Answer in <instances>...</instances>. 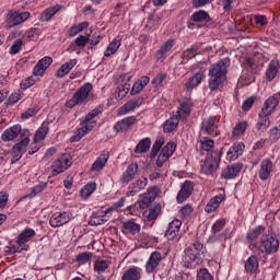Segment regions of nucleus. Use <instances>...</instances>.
Instances as JSON below:
<instances>
[{"label": "nucleus", "mask_w": 280, "mask_h": 280, "mask_svg": "<svg viewBox=\"0 0 280 280\" xmlns=\"http://www.w3.org/2000/svg\"><path fill=\"white\" fill-rule=\"evenodd\" d=\"M16 137H20L21 141L14 144L13 151L25 152L27 145H30V137H32V132L28 129L22 128L21 125H14L7 128L1 135L2 141H14Z\"/></svg>", "instance_id": "obj_1"}, {"label": "nucleus", "mask_w": 280, "mask_h": 280, "mask_svg": "<svg viewBox=\"0 0 280 280\" xmlns=\"http://www.w3.org/2000/svg\"><path fill=\"white\" fill-rule=\"evenodd\" d=\"M231 66V59L229 57L220 59L217 63H213L209 69V89L210 91H218L224 80H226V69Z\"/></svg>", "instance_id": "obj_2"}, {"label": "nucleus", "mask_w": 280, "mask_h": 280, "mask_svg": "<svg viewBox=\"0 0 280 280\" xmlns=\"http://www.w3.org/2000/svg\"><path fill=\"white\" fill-rule=\"evenodd\" d=\"M280 93H276L269 96L262 104L260 112L258 113V122L256 124V130H268L270 128L269 115H272L279 106Z\"/></svg>", "instance_id": "obj_3"}, {"label": "nucleus", "mask_w": 280, "mask_h": 280, "mask_svg": "<svg viewBox=\"0 0 280 280\" xmlns=\"http://www.w3.org/2000/svg\"><path fill=\"white\" fill-rule=\"evenodd\" d=\"M205 255V245L196 241L192 245L184 250L183 264L185 268L194 270L197 266L202 264V256Z\"/></svg>", "instance_id": "obj_4"}, {"label": "nucleus", "mask_w": 280, "mask_h": 280, "mask_svg": "<svg viewBox=\"0 0 280 280\" xmlns=\"http://www.w3.org/2000/svg\"><path fill=\"white\" fill-rule=\"evenodd\" d=\"M280 242L275 234H265L260 237L258 242V248L256 249V255L259 259H264V261L268 260V255H276L279 253Z\"/></svg>", "instance_id": "obj_5"}, {"label": "nucleus", "mask_w": 280, "mask_h": 280, "mask_svg": "<svg viewBox=\"0 0 280 280\" xmlns=\"http://www.w3.org/2000/svg\"><path fill=\"white\" fill-rule=\"evenodd\" d=\"M102 110L100 108H94L90 113L86 114L84 119L81 120L80 122V128L77 129L74 135L71 136L70 142L71 143H78L83 137H86L95 126H97V121L93 120L97 115H100Z\"/></svg>", "instance_id": "obj_6"}, {"label": "nucleus", "mask_w": 280, "mask_h": 280, "mask_svg": "<svg viewBox=\"0 0 280 280\" xmlns=\"http://www.w3.org/2000/svg\"><path fill=\"white\" fill-rule=\"evenodd\" d=\"M222 150L218 151H211L202 162L200 170L202 174H206V176H213L215 172H218V167H220V161L222 159Z\"/></svg>", "instance_id": "obj_7"}, {"label": "nucleus", "mask_w": 280, "mask_h": 280, "mask_svg": "<svg viewBox=\"0 0 280 280\" xmlns=\"http://www.w3.org/2000/svg\"><path fill=\"white\" fill-rule=\"evenodd\" d=\"M264 54L256 52L253 57H247L243 61V67L252 73V75H259L264 69Z\"/></svg>", "instance_id": "obj_8"}, {"label": "nucleus", "mask_w": 280, "mask_h": 280, "mask_svg": "<svg viewBox=\"0 0 280 280\" xmlns=\"http://www.w3.org/2000/svg\"><path fill=\"white\" fill-rule=\"evenodd\" d=\"M91 91H93V84L85 83L82 85L79 90H77L71 100L67 101V108H73L74 106H78V104H84V102H86L89 98Z\"/></svg>", "instance_id": "obj_9"}, {"label": "nucleus", "mask_w": 280, "mask_h": 280, "mask_svg": "<svg viewBox=\"0 0 280 280\" xmlns=\"http://www.w3.org/2000/svg\"><path fill=\"white\" fill-rule=\"evenodd\" d=\"M72 165L71 156L68 154H62L59 158H57L51 163V176H58L62 174L63 172H67L68 168H70Z\"/></svg>", "instance_id": "obj_10"}, {"label": "nucleus", "mask_w": 280, "mask_h": 280, "mask_svg": "<svg viewBox=\"0 0 280 280\" xmlns=\"http://www.w3.org/2000/svg\"><path fill=\"white\" fill-rule=\"evenodd\" d=\"M264 231H266V228L264 225H258L246 233L247 248L253 253H257V248H259L257 240H259V236Z\"/></svg>", "instance_id": "obj_11"}, {"label": "nucleus", "mask_w": 280, "mask_h": 280, "mask_svg": "<svg viewBox=\"0 0 280 280\" xmlns=\"http://www.w3.org/2000/svg\"><path fill=\"white\" fill-rule=\"evenodd\" d=\"M72 219L73 213L70 211L55 212L49 219V224L52 229H58L60 226H65V224H69Z\"/></svg>", "instance_id": "obj_12"}, {"label": "nucleus", "mask_w": 280, "mask_h": 280, "mask_svg": "<svg viewBox=\"0 0 280 280\" xmlns=\"http://www.w3.org/2000/svg\"><path fill=\"white\" fill-rule=\"evenodd\" d=\"M218 124H220V116L205 118L201 124V132L203 135L218 136Z\"/></svg>", "instance_id": "obj_13"}, {"label": "nucleus", "mask_w": 280, "mask_h": 280, "mask_svg": "<svg viewBox=\"0 0 280 280\" xmlns=\"http://www.w3.org/2000/svg\"><path fill=\"white\" fill-rule=\"evenodd\" d=\"M161 261H163V255L161 252L151 253L149 259L145 262V272L148 275H154L159 270V266H161Z\"/></svg>", "instance_id": "obj_14"}, {"label": "nucleus", "mask_w": 280, "mask_h": 280, "mask_svg": "<svg viewBox=\"0 0 280 280\" xmlns=\"http://www.w3.org/2000/svg\"><path fill=\"white\" fill-rule=\"evenodd\" d=\"M180 226H183V221L178 219H174L173 221H171L164 234L166 240H168L170 242H174V240L175 242H178V240H180V237L178 236L180 233Z\"/></svg>", "instance_id": "obj_15"}, {"label": "nucleus", "mask_w": 280, "mask_h": 280, "mask_svg": "<svg viewBox=\"0 0 280 280\" xmlns=\"http://www.w3.org/2000/svg\"><path fill=\"white\" fill-rule=\"evenodd\" d=\"M275 170V163L270 159H264L260 162V168L258 171V178L262 182L270 180L272 172Z\"/></svg>", "instance_id": "obj_16"}, {"label": "nucleus", "mask_w": 280, "mask_h": 280, "mask_svg": "<svg viewBox=\"0 0 280 280\" xmlns=\"http://www.w3.org/2000/svg\"><path fill=\"white\" fill-rule=\"evenodd\" d=\"M30 12H19L14 11L9 14L7 19V27L11 30V27H16V25H21V23H25L27 19H30Z\"/></svg>", "instance_id": "obj_17"}, {"label": "nucleus", "mask_w": 280, "mask_h": 280, "mask_svg": "<svg viewBox=\"0 0 280 280\" xmlns=\"http://www.w3.org/2000/svg\"><path fill=\"white\" fill-rule=\"evenodd\" d=\"M191 101H179V105L175 114H173L179 121H187L189 115H191L192 108Z\"/></svg>", "instance_id": "obj_18"}, {"label": "nucleus", "mask_w": 280, "mask_h": 280, "mask_svg": "<svg viewBox=\"0 0 280 280\" xmlns=\"http://www.w3.org/2000/svg\"><path fill=\"white\" fill-rule=\"evenodd\" d=\"M161 194V188L159 186H152L147 190L144 198H142L139 202L141 209H148L154 200H156V196Z\"/></svg>", "instance_id": "obj_19"}, {"label": "nucleus", "mask_w": 280, "mask_h": 280, "mask_svg": "<svg viewBox=\"0 0 280 280\" xmlns=\"http://www.w3.org/2000/svg\"><path fill=\"white\" fill-rule=\"evenodd\" d=\"M259 257L257 253H253L245 261H244V270L246 275H259Z\"/></svg>", "instance_id": "obj_20"}, {"label": "nucleus", "mask_w": 280, "mask_h": 280, "mask_svg": "<svg viewBox=\"0 0 280 280\" xmlns=\"http://www.w3.org/2000/svg\"><path fill=\"white\" fill-rule=\"evenodd\" d=\"M143 279V269L131 266L120 272V280H141Z\"/></svg>", "instance_id": "obj_21"}, {"label": "nucleus", "mask_w": 280, "mask_h": 280, "mask_svg": "<svg viewBox=\"0 0 280 280\" xmlns=\"http://www.w3.org/2000/svg\"><path fill=\"white\" fill-rule=\"evenodd\" d=\"M51 62H54V59L49 56L39 59L33 68V75L43 78L45 75V71L51 67Z\"/></svg>", "instance_id": "obj_22"}, {"label": "nucleus", "mask_w": 280, "mask_h": 280, "mask_svg": "<svg viewBox=\"0 0 280 280\" xmlns=\"http://www.w3.org/2000/svg\"><path fill=\"white\" fill-rule=\"evenodd\" d=\"M245 149L244 142H234L226 152V161H237V158L244 154Z\"/></svg>", "instance_id": "obj_23"}, {"label": "nucleus", "mask_w": 280, "mask_h": 280, "mask_svg": "<svg viewBox=\"0 0 280 280\" xmlns=\"http://www.w3.org/2000/svg\"><path fill=\"white\" fill-rule=\"evenodd\" d=\"M136 121H137V117L128 116L126 118L118 120L114 125L113 130H114V132H117V133L126 132L127 130H130V128H132V126H135Z\"/></svg>", "instance_id": "obj_24"}, {"label": "nucleus", "mask_w": 280, "mask_h": 280, "mask_svg": "<svg viewBox=\"0 0 280 280\" xmlns=\"http://www.w3.org/2000/svg\"><path fill=\"white\" fill-rule=\"evenodd\" d=\"M109 220H110L109 212L107 210L105 211L101 210L92 213L89 224L90 226H100L102 224H106V222Z\"/></svg>", "instance_id": "obj_25"}, {"label": "nucleus", "mask_w": 280, "mask_h": 280, "mask_svg": "<svg viewBox=\"0 0 280 280\" xmlns=\"http://www.w3.org/2000/svg\"><path fill=\"white\" fill-rule=\"evenodd\" d=\"M242 167H244V164L242 163H234L226 166L221 172V178H224L225 180H233V178H235L240 172H242Z\"/></svg>", "instance_id": "obj_26"}, {"label": "nucleus", "mask_w": 280, "mask_h": 280, "mask_svg": "<svg viewBox=\"0 0 280 280\" xmlns=\"http://www.w3.org/2000/svg\"><path fill=\"white\" fill-rule=\"evenodd\" d=\"M137 172H139V164L137 163L129 164L126 171L120 175L119 182L122 185H128L130 180H135V176H137Z\"/></svg>", "instance_id": "obj_27"}, {"label": "nucleus", "mask_w": 280, "mask_h": 280, "mask_svg": "<svg viewBox=\"0 0 280 280\" xmlns=\"http://www.w3.org/2000/svg\"><path fill=\"white\" fill-rule=\"evenodd\" d=\"M191 194H194V182H189L186 180L176 197V200L178 202V205L185 202V200H187V198H189V196H191Z\"/></svg>", "instance_id": "obj_28"}, {"label": "nucleus", "mask_w": 280, "mask_h": 280, "mask_svg": "<svg viewBox=\"0 0 280 280\" xmlns=\"http://www.w3.org/2000/svg\"><path fill=\"white\" fill-rule=\"evenodd\" d=\"M145 187H148V177L138 179L128 186V191H127L126 196L135 197L139 194V191H142V189H145Z\"/></svg>", "instance_id": "obj_29"}, {"label": "nucleus", "mask_w": 280, "mask_h": 280, "mask_svg": "<svg viewBox=\"0 0 280 280\" xmlns=\"http://www.w3.org/2000/svg\"><path fill=\"white\" fill-rule=\"evenodd\" d=\"M144 98L141 96L135 97L132 100H129L127 103H125L120 108L121 115H128V113H131V110H135V108L141 107L143 104Z\"/></svg>", "instance_id": "obj_30"}, {"label": "nucleus", "mask_w": 280, "mask_h": 280, "mask_svg": "<svg viewBox=\"0 0 280 280\" xmlns=\"http://www.w3.org/2000/svg\"><path fill=\"white\" fill-rule=\"evenodd\" d=\"M33 237H36V231L32 228H26L18 235L15 243L24 248V246H27V242H32Z\"/></svg>", "instance_id": "obj_31"}, {"label": "nucleus", "mask_w": 280, "mask_h": 280, "mask_svg": "<svg viewBox=\"0 0 280 280\" xmlns=\"http://www.w3.org/2000/svg\"><path fill=\"white\" fill-rule=\"evenodd\" d=\"M224 200H226V195L223 194L212 197L205 207L206 213H213L218 211L220 203L224 202Z\"/></svg>", "instance_id": "obj_32"}, {"label": "nucleus", "mask_w": 280, "mask_h": 280, "mask_svg": "<svg viewBox=\"0 0 280 280\" xmlns=\"http://www.w3.org/2000/svg\"><path fill=\"white\" fill-rule=\"evenodd\" d=\"M279 68H280L279 59L277 58L271 59L265 72V80L267 82H272V80L277 78V73H279Z\"/></svg>", "instance_id": "obj_33"}, {"label": "nucleus", "mask_w": 280, "mask_h": 280, "mask_svg": "<svg viewBox=\"0 0 280 280\" xmlns=\"http://www.w3.org/2000/svg\"><path fill=\"white\" fill-rule=\"evenodd\" d=\"M203 80H205V70H200L186 81L185 83L186 91H194V89H196V86H199Z\"/></svg>", "instance_id": "obj_34"}, {"label": "nucleus", "mask_w": 280, "mask_h": 280, "mask_svg": "<svg viewBox=\"0 0 280 280\" xmlns=\"http://www.w3.org/2000/svg\"><path fill=\"white\" fill-rule=\"evenodd\" d=\"M174 47V39L166 40L160 49L155 52V59L158 62H163L165 58H167V54L172 51V48Z\"/></svg>", "instance_id": "obj_35"}, {"label": "nucleus", "mask_w": 280, "mask_h": 280, "mask_svg": "<svg viewBox=\"0 0 280 280\" xmlns=\"http://www.w3.org/2000/svg\"><path fill=\"white\" fill-rule=\"evenodd\" d=\"M60 10H62V5L60 4H55L45 9L39 15V21H42V23H49Z\"/></svg>", "instance_id": "obj_36"}, {"label": "nucleus", "mask_w": 280, "mask_h": 280, "mask_svg": "<svg viewBox=\"0 0 280 280\" xmlns=\"http://www.w3.org/2000/svg\"><path fill=\"white\" fill-rule=\"evenodd\" d=\"M108 159H110V152L103 151V153L92 164L91 166L92 172H100V170H103L104 165L108 163Z\"/></svg>", "instance_id": "obj_37"}, {"label": "nucleus", "mask_w": 280, "mask_h": 280, "mask_svg": "<svg viewBox=\"0 0 280 280\" xmlns=\"http://www.w3.org/2000/svg\"><path fill=\"white\" fill-rule=\"evenodd\" d=\"M75 65H78V59H70L68 62L63 63L56 71V78H65V75H67Z\"/></svg>", "instance_id": "obj_38"}, {"label": "nucleus", "mask_w": 280, "mask_h": 280, "mask_svg": "<svg viewBox=\"0 0 280 280\" xmlns=\"http://www.w3.org/2000/svg\"><path fill=\"white\" fill-rule=\"evenodd\" d=\"M178 124H180V120L175 117L173 114L163 124V132L170 133L174 132L176 128H178Z\"/></svg>", "instance_id": "obj_39"}, {"label": "nucleus", "mask_w": 280, "mask_h": 280, "mask_svg": "<svg viewBox=\"0 0 280 280\" xmlns=\"http://www.w3.org/2000/svg\"><path fill=\"white\" fill-rule=\"evenodd\" d=\"M141 232V225L135 221H126L122 224V233H130V235H137Z\"/></svg>", "instance_id": "obj_40"}, {"label": "nucleus", "mask_w": 280, "mask_h": 280, "mask_svg": "<svg viewBox=\"0 0 280 280\" xmlns=\"http://www.w3.org/2000/svg\"><path fill=\"white\" fill-rule=\"evenodd\" d=\"M119 47H121V39L114 38L104 51L105 58H110V56H115V52L119 51Z\"/></svg>", "instance_id": "obj_41"}, {"label": "nucleus", "mask_w": 280, "mask_h": 280, "mask_svg": "<svg viewBox=\"0 0 280 280\" xmlns=\"http://www.w3.org/2000/svg\"><path fill=\"white\" fill-rule=\"evenodd\" d=\"M151 145H152V140H150V138H143L136 145L135 153L143 154V153L148 152V150H150Z\"/></svg>", "instance_id": "obj_42"}, {"label": "nucleus", "mask_w": 280, "mask_h": 280, "mask_svg": "<svg viewBox=\"0 0 280 280\" xmlns=\"http://www.w3.org/2000/svg\"><path fill=\"white\" fill-rule=\"evenodd\" d=\"M88 28H89V22H81L79 24H74L68 30V36L70 38H73L74 36H78L80 32H84V30H88Z\"/></svg>", "instance_id": "obj_43"}, {"label": "nucleus", "mask_w": 280, "mask_h": 280, "mask_svg": "<svg viewBox=\"0 0 280 280\" xmlns=\"http://www.w3.org/2000/svg\"><path fill=\"white\" fill-rule=\"evenodd\" d=\"M190 21H192V23H202L205 21L208 23V21H211V16H209V13H207V11L199 10L192 13V15L190 16Z\"/></svg>", "instance_id": "obj_44"}, {"label": "nucleus", "mask_w": 280, "mask_h": 280, "mask_svg": "<svg viewBox=\"0 0 280 280\" xmlns=\"http://www.w3.org/2000/svg\"><path fill=\"white\" fill-rule=\"evenodd\" d=\"M96 189H97V184L93 182L88 183L84 187L81 188L80 196L84 200H86V198H89L92 194H94Z\"/></svg>", "instance_id": "obj_45"}, {"label": "nucleus", "mask_w": 280, "mask_h": 280, "mask_svg": "<svg viewBox=\"0 0 280 280\" xmlns=\"http://www.w3.org/2000/svg\"><path fill=\"white\" fill-rule=\"evenodd\" d=\"M108 268H110V261L106 259H97L94 264V272H97V275L106 272Z\"/></svg>", "instance_id": "obj_46"}, {"label": "nucleus", "mask_w": 280, "mask_h": 280, "mask_svg": "<svg viewBox=\"0 0 280 280\" xmlns=\"http://www.w3.org/2000/svg\"><path fill=\"white\" fill-rule=\"evenodd\" d=\"M176 152V143L175 142H167L161 150L160 154L166 159H172Z\"/></svg>", "instance_id": "obj_47"}, {"label": "nucleus", "mask_w": 280, "mask_h": 280, "mask_svg": "<svg viewBox=\"0 0 280 280\" xmlns=\"http://www.w3.org/2000/svg\"><path fill=\"white\" fill-rule=\"evenodd\" d=\"M23 250H30V245L20 246V245H9L5 247L4 255L8 257L10 255H16V253H23Z\"/></svg>", "instance_id": "obj_48"}, {"label": "nucleus", "mask_w": 280, "mask_h": 280, "mask_svg": "<svg viewBox=\"0 0 280 280\" xmlns=\"http://www.w3.org/2000/svg\"><path fill=\"white\" fill-rule=\"evenodd\" d=\"M200 148L205 152H211L213 150V145H215V142L208 137H201L199 139Z\"/></svg>", "instance_id": "obj_49"}, {"label": "nucleus", "mask_w": 280, "mask_h": 280, "mask_svg": "<svg viewBox=\"0 0 280 280\" xmlns=\"http://www.w3.org/2000/svg\"><path fill=\"white\" fill-rule=\"evenodd\" d=\"M196 56H198V52H197L196 48L192 46L191 48H188L183 51L180 63L187 65V62H189V60H191V58H196Z\"/></svg>", "instance_id": "obj_50"}, {"label": "nucleus", "mask_w": 280, "mask_h": 280, "mask_svg": "<svg viewBox=\"0 0 280 280\" xmlns=\"http://www.w3.org/2000/svg\"><path fill=\"white\" fill-rule=\"evenodd\" d=\"M247 128H248L247 121H238L232 130L233 137H242V135H244V132H246Z\"/></svg>", "instance_id": "obj_51"}, {"label": "nucleus", "mask_w": 280, "mask_h": 280, "mask_svg": "<svg viewBox=\"0 0 280 280\" xmlns=\"http://www.w3.org/2000/svg\"><path fill=\"white\" fill-rule=\"evenodd\" d=\"M48 132H49V127L47 125H42L40 128H38L37 131L35 132V137H34L35 143L43 141L47 137Z\"/></svg>", "instance_id": "obj_52"}, {"label": "nucleus", "mask_w": 280, "mask_h": 280, "mask_svg": "<svg viewBox=\"0 0 280 280\" xmlns=\"http://www.w3.org/2000/svg\"><path fill=\"white\" fill-rule=\"evenodd\" d=\"M270 143H277L280 139V121L276 122L275 127L269 130Z\"/></svg>", "instance_id": "obj_53"}, {"label": "nucleus", "mask_w": 280, "mask_h": 280, "mask_svg": "<svg viewBox=\"0 0 280 280\" xmlns=\"http://www.w3.org/2000/svg\"><path fill=\"white\" fill-rule=\"evenodd\" d=\"M47 182L45 183H39L35 185L34 187L31 188V192L27 195L28 198H34V196H38V194H43L45 189H47Z\"/></svg>", "instance_id": "obj_54"}, {"label": "nucleus", "mask_w": 280, "mask_h": 280, "mask_svg": "<svg viewBox=\"0 0 280 280\" xmlns=\"http://www.w3.org/2000/svg\"><path fill=\"white\" fill-rule=\"evenodd\" d=\"M128 93H130V83L125 82L118 86V91L116 92V98L124 100V97H126Z\"/></svg>", "instance_id": "obj_55"}, {"label": "nucleus", "mask_w": 280, "mask_h": 280, "mask_svg": "<svg viewBox=\"0 0 280 280\" xmlns=\"http://www.w3.org/2000/svg\"><path fill=\"white\" fill-rule=\"evenodd\" d=\"M21 49H23V39L20 38L13 42L9 49V54L11 56H16V54H19Z\"/></svg>", "instance_id": "obj_56"}, {"label": "nucleus", "mask_w": 280, "mask_h": 280, "mask_svg": "<svg viewBox=\"0 0 280 280\" xmlns=\"http://www.w3.org/2000/svg\"><path fill=\"white\" fill-rule=\"evenodd\" d=\"M229 237V233L228 232H222V233H217V234H212L209 237V242H211V244H215V242H226Z\"/></svg>", "instance_id": "obj_57"}, {"label": "nucleus", "mask_w": 280, "mask_h": 280, "mask_svg": "<svg viewBox=\"0 0 280 280\" xmlns=\"http://www.w3.org/2000/svg\"><path fill=\"white\" fill-rule=\"evenodd\" d=\"M147 23L151 27H159V25H161V15L155 13H150L148 16Z\"/></svg>", "instance_id": "obj_58"}, {"label": "nucleus", "mask_w": 280, "mask_h": 280, "mask_svg": "<svg viewBox=\"0 0 280 280\" xmlns=\"http://www.w3.org/2000/svg\"><path fill=\"white\" fill-rule=\"evenodd\" d=\"M20 100H23V95H21V92H13L8 97L5 105L7 106H14V104H18Z\"/></svg>", "instance_id": "obj_59"}, {"label": "nucleus", "mask_w": 280, "mask_h": 280, "mask_svg": "<svg viewBox=\"0 0 280 280\" xmlns=\"http://www.w3.org/2000/svg\"><path fill=\"white\" fill-rule=\"evenodd\" d=\"M224 226H226V220H224V219L217 220L212 224V228H211L212 235H215L217 233H220V231H222V229H224Z\"/></svg>", "instance_id": "obj_60"}, {"label": "nucleus", "mask_w": 280, "mask_h": 280, "mask_svg": "<svg viewBox=\"0 0 280 280\" xmlns=\"http://www.w3.org/2000/svg\"><path fill=\"white\" fill-rule=\"evenodd\" d=\"M90 37L86 35H79L75 39H74V44L77 47H79L80 49H84V47H86V44L89 43Z\"/></svg>", "instance_id": "obj_61"}, {"label": "nucleus", "mask_w": 280, "mask_h": 280, "mask_svg": "<svg viewBox=\"0 0 280 280\" xmlns=\"http://www.w3.org/2000/svg\"><path fill=\"white\" fill-rule=\"evenodd\" d=\"M25 36L27 38V40H38V36H40V30L38 28H31L28 31L25 32Z\"/></svg>", "instance_id": "obj_62"}, {"label": "nucleus", "mask_w": 280, "mask_h": 280, "mask_svg": "<svg viewBox=\"0 0 280 280\" xmlns=\"http://www.w3.org/2000/svg\"><path fill=\"white\" fill-rule=\"evenodd\" d=\"M167 78V73L165 72H160L158 73L153 79H152V84L153 86H161L163 82H165Z\"/></svg>", "instance_id": "obj_63"}, {"label": "nucleus", "mask_w": 280, "mask_h": 280, "mask_svg": "<svg viewBox=\"0 0 280 280\" xmlns=\"http://www.w3.org/2000/svg\"><path fill=\"white\" fill-rule=\"evenodd\" d=\"M197 280H213V276L209 272V269L203 268L197 272Z\"/></svg>", "instance_id": "obj_64"}]
</instances>
